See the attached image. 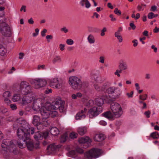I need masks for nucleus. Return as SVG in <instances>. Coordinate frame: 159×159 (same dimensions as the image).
I'll return each mask as SVG.
<instances>
[{"label": "nucleus", "mask_w": 159, "mask_h": 159, "mask_svg": "<svg viewBox=\"0 0 159 159\" xmlns=\"http://www.w3.org/2000/svg\"><path fill=\"white\" fill-rule=\"evenodd\" d=\"M35 31L36 33H33V35L34 37H35L38 35L39 30L37 28L35 29Z\"/></svg>", "instance_id": "56"}, {"label": "nucleus", "mask_w": 159, "mask_h": 159, "mask_svg": "<svg viewBox=\"0 0 159 159\" xmlns=\"http://www.w3.org/2000/svg\"><path fill=\"white\" fill-rule=\"evenodd\" d=\"M54 107L53 102L52 104L49 102H46L44 106L42 107L43 108H45L46 110L50 111L51 110H56Z\"/></svg>", "instance_id": "17"}, {"label": "nucleus", "mask_w": 159, "mask_h": 159, "mask_svg": "<svg viewBox=\"0 0 159 159\" xmlns=\"http://www.w3.org/2000/svg\"><path fill=\"white\" fill-rule=\"evenodd\" d=\"M20 99V95L19 94H15L13 96L12 99L13 101L14 102H17L19 101Z\"/></svg>", "instance_id": "31"}, {"label": "nucleus", "mask_w": 159, "mask_h": 159, "mask_svg": "<svg viewBox=\"0 0 159 159\" xmlns=\"http://www.w3.org/2000/svg\"><path fill=\"white\" fill-rule=\"evenodd\" d=\"M109 17L111 18V21H115L116 20V19L115 18L113 14H110Z\"/></svg>", "instance_id": "54"}, {"label": "nucleus", "mask_w": 159, "mask_h": 159, "mask_svg": "<svg viewBox=\"0 0 159 159\" xmlns=\"http://www.w3.org/2000/svg\"><path fill=\"white\" fill-rule=\"evenodd\" d=\"M88 39L89 42L90 43H94V38L93 35L91 34H90L89 36Z\"/></svg>", "instance_id": "32"}, {"label": "nucleus", "mask_w": 159, "mask_h": 159, "mask_svg": "<svg viewBox=\"0 0 159 159\" xmlns=\"http://www.w3.org/2000/svg\"><path fill=\"white\" fill-rule=\"evenodd\" d=\"M48 134L49 132H48V131H45L43 132L42 133V136L43 137V138L44 137V138L45 139H46L47 138V137L48 136Z\"/></svg>", "instance_id": "45"}, {"label": "nucleus", "mask_w": 159, "mask_h": 159, "mask_svg": "<svg viewBox=\"0 0 159 159\" xmlns=\"http://www.w3.org/2000/svg\"><path fill=\"white\" fill-rule=\"evenodd\" d=\"M4 102L8 105L10 103L11 101L7 98H5Z\"/></svg>", "instance_id": "62"}, {"label": "nucleus", "mask_w": 159, "mask_h": 159, "mask_svg": "<svg viewBox=\"0 0 159 159\" xmlns=\"http://www.w3.org/2000/svg\"><path fill=\"white\" fill-rule=\"evenodd\" d=\"M115 36L119 40L120 43L121 42L123 41V39L122 37L119 34H115Z\"/></svg>", "instance_id": "38"}, {"label": "nucleus", "mask_w": 159, "mask_h": 159, "mask_svg": "<svg viewBox=\"0 0 159 159\" xmlns=\"http://www.w3.org/2000/svg\"><path fill=\"white\" fill-rule=\"evenodd\" d=\"M76 154V151L74 150H72L70 151L68 153V155L72 156H73L75 155Z\"/></svg>", "instance_id": "47"}, {"label": "nucleus", "mask_w": 159, "mask_h": 159, "mask_svg": "<svg viewBox=\"0 0 159 159\" xmlns=\"http://www.w3.org/2000/svg\"><path fill=\"white\" fill-rule=\"evenodd\" d=\"M64 104H62L61 106H59V107L57 109H59L60 112H62L64 111Z\"/></svg>", "instance_id": "50"}, {"label": "nucleus", "mask_w": 159, "mask_h": 159, "mask_svg": "<svg viewBox=\"0 0 159 159\" xmlns=\"http://www.w3.org/2000/svg\"><path fill=\"white\" fill-rule=\"evenodd\" d=\"M53 104L56 109H57L59 107V106H61L62 104H65V102L60 98L56 99V102L54 103L53 102Z\"/></svg>", "instance_id": "19"}, {"label": "nucleus", "mask_w": 159, "mask_h": 159, "mask_svg": "<svg viewBox=\"0 0 159 159\" xmlns=\"http://www.w3.org/2000/svg\"><path fill=\"white\" fill-rule=\"evenodd\" d=\"M87 109L84 108L83 110H81L80 112H79L76 114L75 118L76 120H80L82 118H84L85 117V113H86Z\"/></svg>", "instance_id": "15"}, {"label": "nucleus", "mask_w": 159, "mask_h": 159, "mask_svg": "<svg viewBox=\"0 0 159 159\" xmlns=\"http://www.w3.org/2000/svg\"><path fill=\"white\" fill-rule=\"evenodd\" d=\"M50 132L52 135L57 136L59 134V131L57 127H54L51 129Z\"/></svg>", "instance_id": "23"}, {"label": "nucleus", "mask_w": 159, "mask_h": 159, "mask_svg": "<svg viewBox=\"0 0 159 159\" xmlns=\"http://www.w3.org/2000/svg\"><path fill=\"white\" fill-rule=\"evenodd\" d=\"M94 105V102L93 100H90L87 103L86 106L88 107H92Z\"/></svg>", "instance_id": "39"}, {"label": "nucleus", "mask_w": 159, "mask_h": 159, "mask_svg": "<svg viewBox=\"0 0 159 159\" xmlns=\"http://www.w3.org/2000/svg\"><path fill=\"white\" fill-rule=\"evenodd\" d=\"M5 8L3 7H0V16L2 17L4 16V10Z\"/></svg>", "instance_id": "37"}, {"label": "nucleus", "mask_w": 159, "mask_h": 159, "mask_svg": "<svg viewBox=\"0 0 159 159\" xmlns=\"http://www.w3.org/2000/svg\"><path fill=\"white\" fill-rule=\"evenodd\" d=\"M20 125V128H18L17 131V136L19 139L16 140L17 144L14 146V148L16 149H17L16 147L18 145L20 148H23V143L25 144L26 140H30V126L28 123L25 120L20 119H17L13 125V128L16 129Z\"/></svg>", "instance_id": "1"}, {"label": "nucleus", "mask_w": 159, "mask_h": 159, "mask_svg": "<svg viewBox=\"0 0 159 159\" xmlns=\"http://www.w3.org/2000/svg\"><path fill=\"white\" fill-rule=\"evenodd\" d=\"M32 98L28 96H24L22 99V104L24 105H25L31 102Z\"/></svg>", "instance_id": "20"}, {"label": "nucleus", "mask_w": 159, "mask_h": 159, "mask_svg": "<svg viewBox=\"0 0 159 159\" xmlns=\"http://www.w3.org/2000/svg\"><path fill=\"white\" fill-rule=\"evenodd\" d=\"M119 68L120 69V71L122 72V70L127 69V65L125 63L122 62L120 63L119 66Z\"/></svg>", "instance_id": "26"}, {"label": "nucleus", "mask_w": 159, "mask_h": 159, "mask_svg": "<svg viewBox=\"0 0 159 159\" xmlns=\"http://www.w3.org/2000/svg\"><path fill=\"white\" fill-rule=\"evenodd\" d=\"M69 83L71 87L75 90L80 89L82 88V85L84 83L82 84L80 79L76 76H72L69 79Z\"/></svg>", "instance_id": "5"}, {"label": "nucleus", "mask_w": 159, "mask_h": 159, "mask_svg": "<svg viewBox=\"0 0 159 159\" xmlns=\"http://www.w3.org/2000/svg\"><path fill=\"white\" fill-rule=\"evenodd\" d=\"M151 114V112L150 111L148 110L147 111H146L144 113V114L145 115L146 117L148 118L150 117V115Z\"/></svg>", "instance_id": "52"}, {"label": "nucleus", "mask_w": 159, "mask_h": 159, "mask_svg": "<svg viewBox=\"0 0 159 159\" xmlns=\"http://www.w3.org/2000/svg\"><path fill=\"white\" fill-rule=\"evenodd\" d=\"M80 3L82 7H84L85 4V7L87 8H89L91 6V4L88 0H82Z\"/></svg>", "instance_id": "24"}, {"label": "nucleus", "mask_w": 159, "mask_h": 159, "mask_svg": "<svg viewBox=\"0 0 159 159\" xmlns=\"http://www.w3.org/2000/svg\"><path fill=\"white\" fill-rule=\"evenodd\" d=\"M76 151L77 152L80 154H82L84 153V150L83 149L79 148H77L76 149Z\"/></svg>", "instance_id": "49"}, {"label": "nucleus", "mask_w": 159, "mask_h": 159, "mask_svg": "<svg viewBox=\"0 0 159 159\" xmlns=\"http://www.w3.org/2000/svg\"><path fill=\"white\" fill-rule=\"evenodd\" d=\"M20 87L19 91L23 95H27L31 92V86L26 82H22L20 83Z\"/></svg>", "instance_id": "7"}, {"label": "nucleus", "mask_w": 159, "mask_h": 159, "mask_svg": "<svg viewBox=\"0 0 159 159\" xmlns=\"http://www.w3.org/2000/svg\"><path fill=\"white\" fill-rule=\"evenodd\" d=\"M29 140V141L28 142L26 141L25 144L28 149L30 151H32L34 147V144L32 141Z\"/></svg>", "instance_id": "27"}, {"label": "nucleus", "mask_w": 159, "mask_h": 159, "mask_svg": "<svg viewBox=\"0 0 159 159\" xmlns=\"http://www.w3.org/2000/svg\"><path fill=\"white\" fill-rule=\"evenodd\" d=\"M132 43H134L133 46L134 47H136L138 44L137 40L134 39L132 41Z\"/></svg>", "instance_id": "63"}, {"label": "nucleus", "mask_w": 159, "mask_h": 159, "mask_svg": "<svg viewBox=\"0 0 159 159\" xmlns=\"http://www.w3.org/2000/svg\"><path fill=\"white\" fill-rule=\"evenodd\" d=\"M106 138L105 135L102 134H97L94 137V139L97 141L100 142L104 140Z\"/></svg>", "instance_id": "18"}, {"label": "nucleus", "mask_w": 159, "mask_h": 159, "mask_svg": "<svg viewBox=\"0 0 159 159\" xmlns=\"http://www.w3.org/2000/svg\"><path fill=\"white\" fill-rule=\"evenodd\" d=\"M34 84L36 89H39L45 86L47 84V82L45 80L41 79H37L34 81Z\"/></svg>", "instance_id": "12"}, {"label": "nucleus", "mask_w": 159, "mask_h": 159, "mask_svg": "<svg viewBox=\"0 0 159 159\" xmlns=\"http://www.w3.org/2000/svg\"><path fill=\"white\" fill-rule=\"evenodd\" d=\"M107 31L106 28L105 27L103 28L102 30L101 31V36H103L105 35L104 32Z\"/></svg>", "instance_id": "57"}, {"label": "nucleus", "mask_w": 159, "mask_h": 159, "mask_svg": "<svg viewBox=\"0 0 159 159\" xmlns=\"http://www.w3.org/2000/svg\"><path fill=\"white\" fill-rule=\"evenodd\" d=\"M66 42L68 44L71 45L73 44L74 42L71 39H68L67 40Z\"/></svg>", "instance_id": "51"}, {"label": "nucleus", "mask_w": 159, "mask_h": 159, "mask_svg": "<svg viewBox=\"0 0 159 159\" xmlns=\"http://www.w3.org/2000/svg\"><path fill=\"white\" fill-rule=\"evenodd\" d=\"M42 102L40 99H37L34 101L33 103V109L35 111L40 110L42 107Z\"/></svg>", "instance_id": "14"}, {"label": "nucleus", "mask_w": 159, "mask_h": 159, "mask_svg": "<svg viewBox=\"0 0 159 159\" xmlns=\"http://www.w3.org/2000/svg\"><path fill=\"white\" fill-rule=\"evenodd\" d=\"M102 108L101 107H94L90 109L88 111L89 117L93 118L100 114L102 111Z\"/></svg>", "instance_id": "8"}, {"label": "nucleus", "mask_w": 159, "mask_h": 159, "mask_svg": "<svg viewBox=\"0 0 159 159\" xmlns=\"http://www.w3.org/2000/svg\"><path fill=\"white\" fill-rule=\"evenodd\" d=\"M152 11H154L157 10V7L156 6H152L150 10Z\"/></svg>", "instance_id": "53"}, {"label": "nucleus", "mask_w": 159, "mask_h": 159, "mask_svg": "<svg viewBox=\"0 0 159 159\" xmlns=\"http://www.w3.org/2000/svg\"><path fill=\"white\" fill-rule=\"evenodd\" d=\"M115 88L114 87H110L107 89L106 92L108 94H113L115 91Z\"/></svg>", "instance_id": "35"}, {"label": "nucleus", "mask_w": 159, "mask_h": 159, "mask_svg": "<svg viewBox=\"0 0 159 159\" xmlns=\"http://www.w3.org/2000/svg\"><path fill=\"white\" fill-rule=\"evenodd\" d=\"M148 97L146 94H144L143 95H140L139 96V98L143 101L145 100Z\"/></svg>", "instance_id": "42"}, {"label": "nucleus", "mask_w": 159, "mask_h": 159, "mask_svg": "<svg viewBox=\"0 0 159 159\" xmlns=\"http://www.w3.org/2000/svg\"><path fill=\"white\" fill-rule=\"evenodd\" d=\"M96 104L99 106L101 107L104 103V100L103 98H98L96 99L95 101Z\"/></svg>", "instance_id": "28"}, {"label": "nucleus", "mask_w": 159, "mask_h": 159, "mask_svg": "<svg viewBox=\"0 0 159 159\" xmlns=\"http://www.w3.org/2000/svg\"><path fill=\"white\" fill-rule=\"evenodd\" d=\"M77 132L80 135H83L87 132L86 128L85 127H79L78 129Z\"/></svg>", "instance_id": "22"}, {"label": "nucleus", "mask_w": 159, "mask_h": 159, "mask_svg": "<svg viewBox=\"0 0 159 159\" xmlns=\"http://www.w3.org/2000/svg\"><path fill=\"white\" fill-rule=\"evenodd\" d=\"M57 148V146L54 144H51L48 146L47 148V150L48 154L54 152Z\"/></svg>", "instance_id": "16"}, {"label": "nucleus", "mask_w": 159, "mask_h": 159, "mask_svg": "<svg viewBox=\"0 0 159 159\" xmlns=\"http://www.w3.org/2000/svg\"><path fill=\"white\" fill-rule=\"evenodd\" d=\"M134 93V92L133 91L131 92L130 93H126L127 96L128 97V98H132L133 97V95Z\"/></svg>", "instance_id": "55"}, {"label": "nucleus", "mask_w": 159, "mask_h": 159, "mask_svg": "<svg viewBox=\"0 0 159 159\" xmlns=\"http://www.w3.org/2000/svg\"><path fill=\"white\" fill-rule=\"evenodd\" d=\"M3 97L5 98H7L10 96V93L9 91H7L4 92L3 95Z\"/></svg>", "instance_id": "40"}, {"label": "nucleus", "mask_w": 159, "mask_h": 159, "mask_svg": "<svg viewBox=\"0 0 159 159\" xmlns=\"http://www.w3.org/2000/svg\"><path fill=\"white\" fill-rule=\"evenodd\" d=\"M79 142L80 143L83 144V147L84 148H86L88 147L92 142V141L89 137H81L79 140Z\"/></svg>", "instance_id": "10"}, {"label": "nucleus", "mask_w": 159, "mask_h": 159, "mask_svg": "<svg viewBox=\"0 0 159 159\" xmlns=\"http://www.w3.org/2000/svg\"><path fill=\"white\" fill-rule=\"evenodd\" d=\"M10 106L12 110H15L17 108L16 105L14 104H10Z\"/></svg>", "instance_id": "58"}, {"label": "nucleus", "mask_w": 159, "mask_h": 159, "mask_svg": "<svg viewBox=\"0 0 159 159\" xmlns=\"http://www.w3.org/2000/svg\"><path fill=\"white\" fill-rule=\"evenodd\" d=\"M129 26L130 27H129L128 30H130L131 29L134 30L136 28V26L134 25L133 21H131L130 23L129 24Z\"/></svg>", "instance_id": "36"}, {"label": "nucleus", "mask_w": 159, "mask_h": 159, "mask_svg": "<svg viewBox=\"0 0 159 159\" xmlns=\"http://www.w3.org/2000/svg\"><path fill=\"white\" fill-rule=\"evenodd\" d=\"M91 75L94 78V80L96 82L98 81V77L97 74L94 73H92L91 74Z\"/></svg>", "instance_id": "43"}, {"label": "nucleus", "mask_w": 159, "mask_h": 159, "mask_svg": "<svg viewBox=\"0 0 159 159\" xmlns=\"http://www.w3.org/2000/svg\"><path fill=\"white\" fill-rule=\"evenodd\" d=\"M67 137V134L66 133L64 134L61 136L60 139V142L63 143L66 142V138Z\"/></svg>", "instance_id": "30"}, {"label": "nucleus", "mask_w": 159, "mask_h": 159, "mask_svg": "<svg viewBox=\"0 0 159 159\" xmlns=\"http://www.w3.org/2000/svg\"><path fill=\"white\" fill-rule=\"evenodd\" d=\"M99 62L102 63H104V57H100L99 58Z\"/></svg>", "instance_id": "60"}, {"label": "nucleus", "mask_w": 159, "mask_h": 159, "mask_svg": "<svg viewBox=\"0 0 159 159\" xmlns=\"http://www.w3.org/2000/svg\"><path fill=\"white\" fill-rule=\"evenodd\" d=\"M77 134L75 132H72L70 135V137L72 139H74L77 137Z\"/></svg>", "instance_id": "46"}, {"label": "nucleus", "mask_w": 159, "mask_h": 159, "mask_svg": "<svg viewBox=\"0 0 159 159\" xmlns=\"http://www.w3.org/2000/svg\"><path fill=\"white\" fill-rule=\"evenodd\" d=\"M121 93L120 90L118 88H115V91H114L113 96H114L115 98H119Z\"/></svg>", "instance_id": "21"}, {"label": "nucleus", "mask_w": 159, "mask_h": 159, "mask_svg": "<svg viewBox=\"0 0 159 159\" xmlns=\"http://www.w3.org/2000/svg\"><path fill=\"white\" fill-rule=\"evenodd\" d=\"M40 111L42 120L44 121L49 117L50 112L46 110L45 108L42 107L41 108Z\"/></svg>", "instance_id": "13"}, {"label": "nucleus", "mask_w": 159, "mask_h": 159, "mask_svg": "<svg viewBox=\"0 0 159 159\" xmlns=\"http://www.w3.org/2000/svg\"><path fill=\"white\" fill-rule=\"evenodd\" d=\"M59 60L60 61H61L60 57L58 56H57L53 59L52 60V62L54 63Z\"/></svg>", "instance_id": "48"}, {"label": "nucleus", "mask_w": 159, "mask_h": 159, "mask_svg": "<svg viewBox=\"0 0 159 159\" xmlns=\"http://www.w3.org/2000/svg\"><path fill=\"white\" fill-rule=\"evenodd\" d=\"M114 12L118 16H120L121 14V12L120 11L118 10L117 8H115Z\"/></svg>", "instance_id": "44"}, {"label": "nucleus", "mask_w": 159, "mask_h": 159, "mask_svg": "<svg viewBox=\"0 0 159 159\" xmlns=\"http://www.w3.org/2000/svg\"><path fill=\"white\" fill-rule=\"evenodd\" d=\"M32 123L36 126L39 130L42 128L43 124L40 121V118L38 116L35 115L33 116Z\"/></svg>", "instance_id": "11"}, {"label": "nucleus", "mask_w": 159, "mask_h": 159, "mask_svg": "<svg viewBox=\"0 0 159 159\" xmlns=\"http://www.w3.org/2000/svg\"><path fill=\"white\" fill-rule=\"evenodd\" d=\"M112 112L108 111L102 114L103 116L109 120H113L120 118L123 114V111L121 106L116 102L112 103L111 105Z\"/></svg>", "instance_id": "2"}, {"label": "nucleus", "mask_w": 159, "mask_h": 159, "mask_svg": "<svg viewBox=\"0 0 159 159\" xmlns=\"http://www.w3.org/2000/svg\"><path fill=\"white\" fill-rule=\"evenodd\" d=\"M94 86L95 89L99 91L100 90L101 88L100 87L98 86L97 84H95L94 85Z\"/></svg>", "instance_id": "64"}, {"label": "nucleus", "mask_w": 159, "mask_h": 159, "mask_svg": "<svg viewBox=\"0 0 159 159\" xmlns=\"http://www.w3.org/2000/svg\"><path fill=\"white\" fill-rule=\"evenodd\" d=\"M158 16L157 14H154L153 13L151 12L148 13V17L149 19H152L154 17H157Z\"/></svg>", "instance_id": "34"}, {"label": "nucleus", "mask_w": 159, "mask_h": 159, "mask_svg": "<svg viewBox=\"0 0 159 159\" xmlns=\"http://www.w3.org/2000/svg\"><path fill=\"white\" fill-rule=\"evenodd\" d=\"M58 115V112L55 111H53L51 113V116L52 118L57 117Z\"/></svg>", "instance_id": "41"}, {"label": "nucleus", "mask_w": 159, "mask_h": 159, "mask_svg": "<svg viewBox=\"0 0 159 159\" xmlns=\"http://www.w3.org/2000/svg\"><path fill=\"white\" fill-rule=\"evenodd\" d=\"M143 35L144 36L148 37V38H149L148 34V32L147 30H144V32L143 33Z\"/></svg>", "instance_id": "59"}, {"label": "nucleus", "mask_w": 159, "mask_h": 159, "mask_svg": "<svg viewBox=\"0 0 159 159\" xmlns=\"http://www.w3.org/2000/svg\"><path fill=\"white\" fill-rule=\"evenodd\" d=\"M7 52V50L3 46L0 44V55L4 56Z\"/></svg>", "instance_id": "29"}, {"label": "nucleus", "mask_w": 159, "mask_h": 159, "mask_svg": "<svg viewBox=\"0 0 159 159\" xmlns=\"http://www.w3.org/2000/svg\"><path fill=\"white\" fill-rule=\"evenodd\" d=\"M150 136L154 139H157L159 137V134L158 132H155L151 133Z\"/></svg>", "instance_id": "33"}, {"label": "nucleus", "mask_w": 159, "mask_h": 159, "mask_svg": "<svg viewBox=\"0 0 159 159\" xmlns=\"http://www.w3.org/2000/svg\"><path fill=\"white\" fill-rule=\"evenodd\" d=\"M47 32V30L46 29H44L41 32V35L43 37H44L45 35V33Z\"/></svg>", "instance_id": "61"}, {"label": "nucleus", "mask_w": 159, "mask_h": 159, "mask_svg": "<svg viewBox=\"0 0 159 159\" xmlns=\"http://www.w3.org/2000/svg\"><path fill=\"white\" fill-rule=\"evenodd\" d=\"M103 153L102 150L97 148H93L85 154V157L88 159L96 158L101 156Z\"/></svg>", "instance_id": "6"}, {"label": "nucleus", "mask_w": 159, "mask_h": 159, "mask_svg": "<svg viewBox=\"0 0 159 159\" xmlns=\"http://www.w3.org/2000/svg\"><path fill=\"white\" fill-rule=\"evenodd\" d=\"M34 137L36 141H38L39 140H42L43 138L42 133L39 131L36 133L34 135Z\"/></svg>", "instance_id": "25"}, {"label": "nucleus", "mask_w": 159, "mask_h": 159, "mask_svg": "<svg viewBox=\"0 0 159 159\" xmlns=\"http://www.w3.org/2000/svg\"><path fill=\"white\" fill-rule=\"evenodd\" d=\"M0 33L6 37H10L12 36V32L9 26L3 20H0Z\"/></svg>", "instance_id": "4"}, {"label": "nucleus", "mask_w": 159, "mask_h": 159, "mask_svg": "<svg viewBox=\"0 0 159 159\" xmlns=\"http://www.w3.org/2000/svg\"><path fill=\"white\" fill-rule=\"evenodd\" d=\"M17 143L16 140H10L6 139L3 140L1 146L3 148H8L10 152L12 153L14 155H16L19 152L17 149L14 148V146L16 145Z\"/></svg>", "instance_id": "3"}, {"label": "nucleus", "mask_w": 159, "mask_h": 159, "mask_svg": "<svg viewBox=\"0 0 159 159\" xmlns=\"http://www.w3.org/2000/svg\"><path fill=\"white\" fill-rule=\"evenodd\" d=\"M49 85L52 88L59 89L62 86V82L59 81L57 79H53L49 81Z\"/></svg>", "instance_id": "9"}]
</instances>
